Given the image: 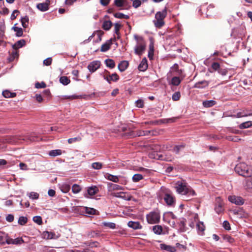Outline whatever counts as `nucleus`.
<instances>
[{"label": "nucleus", "instance_id": "obj_1", "mask_svg": "<svg viewBox=\"0 0 252 252\" xmlns=\"http://www.w3.org/2000/svg\"><path fill=\"white\" fill-rule=\"evenodd\" d=\"M175 189L179 194L185 196L184 198L186 200H190L191 197L196 195L194 190L185 182L178 181L176 184Z\"/></svg>", "mask_w": 252, "mask_h": 252}, {"label": "nucleus", "instance_id": "obj_2", "mask_svg": "<svg viewBox=\"0 0 252 252\" xmlns=\"http://www.w3.org/2000/svg\"><path fill=\"white\" fill-rule=\"evenodd\" d=\"M167 14V8L165 7L161 11H158L155 14V19L153 20L155 26L158 29L165 25L164 19Z\"/></svg>", "mask_w": 252, "mask_h": 252}, {"label": "nucleus", "instance_id": "obj_3", "mask_svg": "<svg viewBox=\"0 0 252 252\" xmlns=\"http://www.w3.org/2000/svg\"><path fill=\"white\" fill-rule=\"evenodd\" d=\"M27 139L31 141H34L36 140V137L33 134L27 135L25 137H23L20 135L9 136L6 137L5 141L8 143L16 144L19 143L20 140H25Z\"/></svg>", "mask_w": 252, "mask_h": 252}, {"label": "nucleus", "instance_id": "obj_4", "mask_svg": "<svg viewBox=\"0 0 252 252\" xmlns=\"http://www.w3.org/2000/svg\"><path fill=\"white\" fill-rule=\"evenodd\" d=\"M236 172L245 177H251L252 171L250 170L249 167L245 163L238 164L235 168Z\"/></svg>", "mask_w": 252, "mask_h": 252}, {"label": "nucleus", "instance_id": "obj_5", "mask_svg": "<svg viewBox=\"0 0 252 252\" xmlns=\"http://www.w3.org/2000/svg\"><path fill=\"white\" fill-rule=\"evenodd\" d=\"M135 39L138 40L137 45L134 48V52L136 55H141L146 48V43L141 37L134 35Z\"/></svg>", "mask_w": 252, "mask_h": 252}, {"label": "nucleus", "instance_id": "obj_6", "mask_svg": "<svg viewBox=\"0 0 252 252\" xmlns=\"http://www.w3.org/2000/svg\"><path fill=\"white\" fill-rule=\"evenodd\" d=\"M152 149L154 152L149 155L150 158L159 160L164 159L163 156L158 153V152H160L161 149L160 145L158 144L154 145L152 146Z\"/></svg>", "mask_w": 252, "mask_h": 252}, {"label": "nucleus", "instance_id": "obj_7", "mask_svg": "<svg viewBox=\"0 0 252 252\" xmlns=\"http://www.w3.org/2000/svg\"><path fill=\"white\" fill-rule=\"evenodd\" d=\"M146 218L148 223L151 224L158 223L160 220L159 214L155 212L150 213Z\"/></svg>", "mask_w": 252, "mask_h": 252}, {"label": "nucleus", "instance_id": "obj_8", "mask_svg": "<svg viewBox=\"0 0 252 252\" xmlns=\"http://www.w3.org/2000/svg\"><path fill=\"white\" fill-rule=\"evenodd\" d=\"M228 199L230 202L237 205H242L245 202V200L242 197L235 195L229 196Z\"/></svg>", "mask_w": 252, "mask_h": 252}, {"label": "nucleus", "instance_id": "obj_9", "mask_svg": "<svg viewBox=\"0 0 252 252\" xmlns=\"http://www.w3.org/2000/svg\"><path fill=\"white\" fill-rule=\"evenodd\" d=\"M164 200L167 205L174 206L175 204V198L170 193L166 192L164 196Z\"/></svg>", "mask_w": 252, "mask_h": 252}, {"label": "nucleus", "instance_id": "obj_10", "mask_svg": "<svg viewBox=\"0 0 252 252\" xmlns=\"http://www.w3.org/2000/svg\"><path fill=\"white\" fill-rule=\"evenodd\" d=\"M100 66V62L98 61L92 62L88 66V68L91 72L96 71Z\"/></svg>", "mask_w": 252, "mask_h": 252}, {"label": "nucleus", "instance_id": "obj_11", "mask_svg": "<svg viewBox=\"0 0 252 252\" xmlns=\"http://www.w3.org/2000/svg\"><path fill=\"white\" fill-rule=\"evenodd\" d=\"M158 132L155 130H138L137 131L136 135L138 136L156 135Z\"/></svg>", "mask_w": 252, "mask_h": 252}, {"label": "nucleus", "instance_id": "obj_12", "mask_svg": "<svg viewBox=\"0 0 252 252\" xmlns=\"http://www.w3.org/2000/svg\"><path fill=\"white\" fill-rule=\"evenodd\" d=\"M249 116H252V112H249L247 110H243L240 112H238L236 114L231 116L233 118H241L244 117H247Z\"/></svg>", "mask_w": 252, "mask_h": 252}, {"label": "nucleus", "instance_id": "obj_13", "mask_svg": "<svg viewBox=\"0 0 252 252\" xmlns=\"http://www.w3.org/2000/svg\"><path fill=\"white\" fill-rule=\"evenodd\" d=\"M112 40L113 39H110L107 40L105 43L101 45L100 51L102 52H105L109 50L112 44Z\"/></svg>", "mask_w": 252, "mask_h": 252}, {"label": "nucleus", "instance_id": "obj_14", "mask_svg": "<svg viewBox=\"0 0 252 252\" xmlns=\"http://www.w3.org/2000/svg\"><path fill=\"white\" fill-rule=\"evenodd\" d=\"M108 191L110 193L112 192H115V190H121L123 189V187L118 185L109 183L108 184Z\"/></svg>", "mask_w": 252, "mask_h": 252}, {"label": "nucleus", "instance_id": "obj_15", "mask_svg": "<svg viewBox=\"0 0 252 252\" xmlns=\"http://www.w3.org/2000/svg\"><path fill=\"white\" fill-rule=\"evenodd\" d=\"M148 63L147 60L146 58H144L141 62H140L139 65H138V68L139 70L141 71H145L148 68Z\"/></svg>", "mask_w": 252, "mask_h": 252}, {"label": "nucleus", "instance_id": "obj_16", "mask_svg": "<svg viewBox=\"0 0 252 252\" xmlns=\"http://www.w3.org/2000/svg\"><path fill=\"white\" fill-rule=\"evenodd\" d=\"M159 246L161 250L166 251L169 252H176V248L170 245H167L165 244H160Z\"/></svg>", "mask_w": 252, "mask_h": 252}, {"label": "nucleus", "instance_id": "obj_17", "mask_svg": "<svg viewBox=\"0 0 252 252\" xmlns=\"http://www.w3.org/2000/svg\"><path fill=\"white\" fill-rule=\"evenodd\" d=\"M43 236L44 238L47 239H57L59 238V236L54 232L45 231L43 233Z\"/></svg>", "mask_w": 252, "mask_h": 252}, {"label": "nucleus", "instance_id": "obj_18", "mask_svg": "<svg viewBox=\"0 0 252 252\" xmlns=\"http://www.w3.org/2000/svg\"><path fill=\"white\" fill-rule=\"evenodd\" d=\"M215 210L218 214H220L223 211V209L222 207V203L220 201V198H219L217 200V203L216 204Z\"/></svg>", "mask_w": 252, "mask_h": 252}, {"label": "nucleus", "instance_id": "obj_19", "mask_svg": "<svg viewBox=\"0 0 252 252\" xmlns=\"http://www.w3.org/2000/svg\"><path fill=\"white\" fill-rule=\"evenodd\" d=\"M128 227L133 228V229H140L142 228V226L138 221H129L127 223Z\"/></svg>", "mask_w": 252, "mask_h": 252}, {"label": "nucleus", "instance_id": "obj_20", "mask_svg": "<svg viewBox=\"0 0 252 252\" xmlns=\"http://www.w3.org/2000/svg\"><path fill=\"white\" fill-rule=\"evenodd\" d=\"M49 2L39 3L36 5V7L41 11H46L49 9Z\"/></svg>", "mask_w": 252, "mask_h": 252}, {"label": "nucleus", "instance_id": "obj_21", "mask_svg": "<svg viewBox=\"0 0 252 252\" xmlns=\"http://www.w3.org/2000/svg\"><path fill=\"white\" fill-rule=\"evenodd\" d=\"M104 177L111 181L115 183L119 182V177L115 176L109 173H106L104 174Z\"/></svg>", "mask_w": 252, "mask_h": 252}, {"label": "nucleus", "instance_id": "obj_22", "mask_svg": "<svg viewBox=\"0 0 252 252\" xmlns=\"http://www.w3.org/2000/svg\"><path fill=\"white\" fill-rule=\"evenodd\" d=\"M244 187L246 189H252V174L251 177H246L244 181Z\"/></svg>", "mask_w": 252, "mask_h": 252}, {"label": "nucleus", "instance_id": "obj_23", "mask_svg": "<svg viewBox=\"0 0 252 252\" xmlns=\"http://www.w3.org/2000/svg\"><path fill=\"white\" fill-rule=\"evenodd\" d=\"M128 62L126 61H122L119 64H118V68L119 70L121 72L124 71L128 67Z\"/></svg>", "mask_w": 252, "mask_h": 252}, {"label": "nucleus", "instance_id": "obj_24", "mask_svg": "<svg viewBox=\"0 0 252 252\" xmlns=\"http://www.w3.org/2000/svg\"><path fill=\"white\" fill-rule=\"evenodd\" d=\"M209 85V82L207 81H202L196 83L194 87L195 88L202 89L208 86Z\"/></svg>", "mask_w": 252, "mask_h": 252}, {"label": "nucleus", "instance_id": "obj_25", "mask_svg": "<svg viewBox=\"0 0 252 252\" xmlns=\"http://www.w3.org/2000/svg\"><path fill=\"white\" fill-rule=\"evenodd\" d=\"M26 44V41L24 39H21L16 42L14 45H12L13 49H18L21 48Z\"/></svg>", "mask_w": 252, "mask_h": 252}, {"label": "nucleus", "instance_id": "obj_26", "mask_svg": "<svg viewBox=\"0 0 252 252\" xmlns=\"http://www.w3.org/2000/svg\"><path fill=\"white\" fill-rule=\"evenodd\" d=\"M98 191V189L96 186L89 187L87 189L88 195L92 196L95 194Z\"/></svg>", "mask_w": 252, "mask_h": 252}, {"label": "nucleus", "instance_id": "obj_27", "mask_svg": "<svg viewBox=\"0 0 252 252\" xmlns=\"http://www.w3.org/2000/svg\"><path fill=\"white\" fill-rule=\"evenodd\" d=\"M196 228L198 231V234L202 235L203 232L205 230V226L202 222H198L196 224Z\"/></svg>", "mask_w": 252, "mask_h": 252}, {"label": "nucleus", "instance_id": "obj_28", "mask_svg": "<svg viewBox=\"0 0 252 252\" xmlns=\"http://www.w3.org/2000/svg\"><path fill=\"white\" fill-rule=\"evenodd\" d=\"M17 49H13L8 60L9 62H12L15 59L18 58V54L17 51Z\"/></svg>", "mask_w": 252, "mask_h": 252}, {"label": "nucleus", "instance_id": "obj_29", "mask_svg": "<svg viewBox=\"0 0 252 252\" xmlns=\"http://www.w3.org/2000/svg\"><path fill=\"white\" fill-rule=\"evenodd\" d=\"M62 154V150L60 149H57L50 151L49 153V155L51 157H55L56 156L61 155Z\"/></svg>", "mask_w": 252, "mask_h": 252}, {"label": "nucleus", "instance_id": "obj_30", "mask_svg": "<svg viewBox=\"0 0 252 252\" xmlns=\"http://www.w3.org/2000/svg\"><path fill=\"white\" fill-rule=\"evenodd\" d=\"M181 82V79L179 77H174L172 78L170 84L174 86H178Z\"/></svg>", "mask_w": 252, "mask_h": 252}, {"label": "nucleus", "instance_id": "obj_31", "mask_svg": "<svg viewBox=\"0 0 252 252\" xmlns=\"http://www.w3.org/2000/svg\"><path fill=\"white\" fill-rule=\"evenodd\" d=\"M2 95L5 98L14 97L16 96V94L11 93L8 90H5L2 92Z\"/></svg>", "mask_w": 252, "mask_h": 252}, {"label": "nucleus", "instance_id": "obj_32", "mask_svg": "<svg viewBox=\"0 0 252 252\" xmlns=\"http://www.w3.org/2000/svg\"><path fill=\"white\" fill-rule=\"evenodd\" d=\"M112 26V23L110 21H105L103 22L102 28L104 30H109Z\"/></svg>", "mask_w": 252, "mask_h": 252}, {"label": "nucleus", "instance_id": "obj_33", "mask_svg": "<svg viewBox=\"0 0 252 252\" xmlns=\"http://www.w3.org/2000/svg\"><path fill=\"white\" fill-rule=\"evenodd\" d=\"M120 198L129 201L131 200L132 196L128 192H122Z\"/></svg>", "mask_w": 252, "mask_h": 252}, {"label": "nucleus", "instance_id": "obj_34", "mask_svg": "<svg viewBox=\"0 0 252 252\" xmlns=\"http://www.w3.org/2000/svg\"><path fill=\"white\" fill-rule=\"evenodd\" d=\"M105 63L106 66L110 68H113L115 66V63L114 61L112 59H106L105 61Z\"/></svg>", "mask_w": 252, "mask_h": 252}, {"label": "nucleus", "instance_id": "obj_35", "mask_svg": "<svg viewBox=\"0 0 252 252\" xmlns=\"http://www.w3.org/2000/svg\"><path fill=\"white\" fill-rule=\"evenodd\" d=\"M60 82L63 85H67L70 83V80L67 77L63 76L60 77Z\"/></svg>", "mask_w": 252, "mask_h": 252}, {"label": "nucleus", "instance_id": "obj_36", "mask_svg": "<svg viewBox=\"0 0 252 252\" xmlns=\"http://www.w3.org/2000/svg\"><path fill=\"white\" fill-rule=\"evenodd\" d=\"M252 126V122L251 121H247L242 123L239 126L240 129H244L250 127Z\"/></svg>", "mask_w": 252, "mask_h": 252}, {"label": "nucleus", "instance_id": "obj_37", "mask_svg": "<svg viewBox=\"0 0 252 252\" xmlns=\"http://www.w3.org/2000/svg\"><path fill=\"white\" fill-rule=\"evenodd\" d=\"M114 3L117 7H121L126 5L127 1L126 0H115Z\"/></svg>", "mask_w": 252, "mask_h": 252}, {"label": "nucleus", "instance_id": "obj_38", "mask_svg": "<svg viewBox=\"0 0 252 252\" xmlns=\"http://www.w3.org/2000/svg\"><path fill=\"white\" fill-rule=\"evenodd\" d=\"M61 190L64 193L68 192L70 189V187L67 184H63L61 186Z\"/></svg>", "mask_w": 252, "mask_h": 252}, {"label": "nucleus", "instance_id": "obj_39", "mask_svg": "<svg viewBox=\"0 0 252 252\" xmlns=\"http://www.w3.org/2000/svg\"><path fill=\"white\" fill-rule=\"evenodd\" d=\"M115 17L119 19H129V16L127 15H125L122 13L118 12L114 14Z\"/></svg>", "mask_w": 252, "mask_h": 252}, {"label": "nucleus", "instance_id": "obj_40", "mask_svg": "<svg viewBox=\"0 0 252 252\" xmlns=\"http://www.w3.org/2000/svg\"><path fill=\"white\" fill-rule=\"evenodd\" d=\"M153 230L157 234H160L162 232V228L160 225H155L153 226Z\"/></svg>", "mask_w": 252, "mask_h": 252}, {"label": "nucleus", "instance_id": "obj_41", "mask_svg": "<svg viewBox=\"0 0 252 252\" xmlns=\"http://www.w3.org/2000/svg\"><path fill=\"white\" fill-rule=\"evenodd\" d=\"M216 102L214 100H206L203 101V105L205 107H210L214 106Z\"/></svg>", "mask_w": 252, "mask_h": 252}, {"label": "nucleus", "instance_id": "obj_42", "mask_svg": "<svg viewBox=\"0 0 252 252\" xmlns=\"http://www.w3.org/2000/svg\"><path fill=\"white\" fill-rule=\"evenodd\" d=\"M154 47L153 44L149 45V50L148 52V57L150 60L153 59L154 56Z\"/></svg>", "mask_w": 252, "mask_h": 252}, {"label": "nucleus", "instance_id": "obj_43", "mask_svg": "<svg viewBox=\"0 0 252 252\" xmlns=\"http://www.w3.org/2000/svg\"><path fill=\"white\" fill-rule=\"evenodd\" d=\"M143 177L140 174H135L132 177V181L134 182H137L143 179Z\"/></svg>", "mask_w": 252, "mask_h": 252}, {"label": "nucleus", "instance_id": "obj_44", "mask_svg": "<svg viewBox=\"0 0 252 252\" xmlns=\"http://www.w3.org/2000/svg\"><path fill=\"white\" fill-rule=\"evenodd\" d=\"M12 29L16 32V35L17 36L20 37L23 35V30L22 28L17 27H13Z\"/></svg>", "mask_w": 252, "mask_h": 252}, {"label": "nucleus", "instance_id": "obj_45", "mask_svg": "<svg viewBox=\"0 0 252 252\" xmlns=\"http://www.w3.org/2000/svg\"><path fill=\"white\" fill-rule=\"evenodd\" d=\"M21 23L23 27L24 28H27L29 24V18L28 16H26L24 17L21 18Z\"/></svg>", "mask_w": 252, "mask_h": 252}, {"label": "nucleus", "instance_id": "obj_46", "mask_svg": "<svg viewBox=\"0 0 252 252\" xmlns=\"http://www.w3.org/2000/svg\"><path fill=\"white\" fill-rule=\"evenodd\" d=\"M223 239L224 241L232 244L234 242V239L228 235H224Z\"/></svg>", "mask_w": 252, "mask_h": 252}, {"label": "nucleus", "instance_id": "obj_47", "mask_svg": "<svg viewBox=\"0 0 252 252\" xmlns=\"http://www.w3.org/2000/svg\"><path fill=\"white\" fill-rule=\"evenodd\" d=\"M94 33H95V35H96L97 36V39L95 42H99L101 41V36L103 34V32L102 31H97L94 32Z\"/></svg>", "mask_w": 252, "mask_h": 252}, {"label": "nucleus", "instance_id": "obj_48", "mask_svg": "<svg viewBox=\"0 0 252 252\" xmlns=\"http://www.w3.org/2000/svg\"><path fill=\"white\" fill-rule=\"evenodd\" d=\"M28 221V219L26 217H20L18 220V223L20 225H25Z\"/></svg>", "mask_w": 252, "mask_h": 252}, {"label": "nucleus", "instance_id": "obj_49", "mask_svg": "<svg viewBox=\"0 0 252 252\" xmlns=\"http://www.w3.org/2000/svg\"><path fill=\"white\" fill-rule=\"evenodd\" d=\"M102 224L103 226L109 227L111 229H114L116 227V224L113 222H103Z\"/></svg>", "mask_w": 252, "mask_h": 252}, {"label": "nucleus", "instance_id": "obj_50", "mask_svg": "<svg viewBox=\"0 0 252 252\" xmlns=\"http://www.w3.org/2000/svg\"><path fill=\"white\" fill-rule=\"evenodd\" d=\"M81 187L77 184H74L72 187V191L74 193H77L80 191Z\"/></svg>", "mask_w": 252, "mask_h": 252}, {"label": "nucleus", "instance_id": "obj_51", "mask_svg": "<svg viewBox=\"0 0 252 252\" xmlns=\"http://www.w3.org/2000/svg\"><path fill=\"white\" fill-rule=\"evenodd\" d=\"M6 240V235L1 232H0V244L4 245Z\"/></svg>", "mask_w": 252, "mask_h": 252}, {"label": "nucleus", "instance_id": "obj_52", "mask_svg": "<svg viewBox=\"0 0 252 252\" xmlns=\"http://www.w3.org/2000/svg\"><path fill=\"white\" fill-rule=\"evenodd\" d=\"M92 167L94 169H100L102 167V164L100 162H94L92 164Z\"/></svg>", "mask_w": 252, "mask_h": 252}, {"label": "nucleus", "instance_id": "obj_53", "mask_svg": "<svg viewBox=\"0 0 252 252\" xmlns=\"http://www.w3.org/2000/svg\"><path fill=\"white\" fill-rule=\"evenodd\" d=\"M81 140V138L80 136L71 138L68 139L67 141L69 144H72L76 142H79Z\"/></svg>", "mask_w": 252, "mask_h": 252}, {"label": "nucleus", "instance_id": "obj_54", "mask_svg": "<svg viewBox=\"0 0 252 252\" xmlns=\"http://www.w3.org/2000/svg\"><path fill=\"white\" fill-rule=\"evenodd\" d=\"M33 221L37 224L40 225L42 223V218L40 216H35L33 218Z\"/></svg>", "mask_w": 252, "mask_h": 252}, {"label": "nucleus", "instance_id": "obj_55", "mask_svg": "<svg viewBox=\"0 0 252 252\" xmlns=\"http://www.w3.org/2000/svg\"><path fill=\"white\" fill-rule=\"evenodd\" d=\"M122 25L120 23H117L114 24V32L117 35L120 34L119 31Z\"/></svg>", "mask_w": 252, "mask_h": 252}, {"label": "nucleus", "instance_id": "obj_56", "mask_svg": "<svg viewBox=\"0 0 252 252\" xmlns=\"http://www.w3.org/2000/svg\"><path fill=\"white\" fill-rule=\"evenodd\" d=\"M180 93L179 92H177L173 94L172 96V99L174 101H178L180 99Z\"/></svg>", "mask_w": 252, "mask_h": 252}, {"label": "nucleus", "instance_id": "obj_57", "mask_svg": "<svg viewBox=\"0 0 252 252\" xmlns=\"http://www.w3.org/2000/svg\"><path fill=\"white\" fill-rule=\"evenodd\" d=\"M109 77L110 78L111 81L116 82L119 79V77L118 75L115 73H113L112 75H109Z\"/></svg>", "mask_w": 252, "mask_h": 252}, {"label": "nucleus", "instance_id": "obj_58", "mask_svg": "<svg viewBox=\"0 0 252 252\" xmlns=\"http://www.w3.org/2000/svg\"><path fill=\"white\" fill-rule=\"evenodd\" d=\"M211 67L214 71H219L220 68V64L218 63L214 62L212 64Z\"/></svg>", "mask_w": 252, "mask_h": 252}, {"label": "nucleus", "instance_id": "obj_59", "mask_svg": "<svg viewBox=\"0 0 252 252\" xmlns=\"http://www.w3.org/2000/svg\"><path fill=\"white\" fill-rule=\"evenodd\" d=\"M35 87L37 89L44 88L46 87V85L44 82H42L41 83L37 82L35 84Z\"/></svg>", "mask_w": 252, "mask_h": 252}, {"label": "nucleus", "instance_id": "obj_60", "mask_svg": "<svg viewBox=\"0 0 252 252\" xmlns=\"http://www.w3.org/2000/svg\"><path fill=\"white\" fill-rule=\"evenodd\" d=\"M39 194L35 192H31L30 193L29 197L32 199H37L39 198Z\"/></svg>", "mask_w": 252, "mask_h": 252}, {"label": "nucleus", "instance_id": "obj_61", "mask_svg": "<svg viewBox=\"0 0 252 252\" xmlns=\"http://www.w3.org/2000/svg\"><path fill=\"white\" fill-rule=\"evenodd\" d=\"M185 147L184 145H180L175 146L173 149V151L176 154H178L181 149H183Z\"/></svg>", "mask_w": 252, "mask_h": 252}, {"label": "nucleus", "instance_id": "obj_62", "mask_svg": "<svg viewBox=\"0 0 252 252\" xmlns=\"http://www.w3.org/2000/svg\"><path fill=\"white\" fill-rule=\"evenodd\" d=\"M141 4V1L140 0H133L132 5L134 8L139 7Z\"/></svg>", "mask_w": 252, "mask_h": 252}, {"label": "nucleus", "instance_id": "obj_63", "mask_svg": "<svg viewBox=\"0 0 252 252\" xmlns=\"http://www.w3.org/2000/svg\"><path fill=\"white\" fill-rule=\"evenodd\" d=\"M222 226L223 228L226 230H229L231 229L230 224L229 222L227 220H225L223 221L222 223Z\"/></svg>", "mask_w": 252, "mask_h": 252}, {"label": "nucleus", "instance_id": "obj_64", "mask_svg": "<svg viewBox=\"0 0 252 252\" xmlns=\"http://www.w3.org/2000/svg\"><path fill=\"white\" fill-rule=\"evenodd\" d=\"M136 105L139 108H142L144 106V101L142 99H138L135 102Z\"/></svg>", "mask_w": 252, "mask_h": 252}]
</instances>
